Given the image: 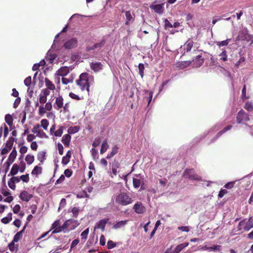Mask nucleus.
I'll return each instance as SVG.
<instances>
[{
    "label": "nucleus",
    "mask_w": 253,
    "mask_h": 253,
    "mask_svg": "<svg viewBox=\"0 0 253 253\" xmlns=\"http://www.w3.org/2000/svg\"><path fill=\"white\" fill-rule=\"evenodd\" d=\"M133 200L126 193H121L116 197V202L123 206H126L132 203Z\"/></svg>",
    "instance_id": "nucleus-1"
},
{
    "label": "nucleus",
    "mask_w": 253,
    "mask_h": 253,
    "mask_svg": "<svg viewBox=\"0 0 253 253\" xmlns=\"http://www.w3.org/2000/svg\"><path fill=\"white\" fill-rule=\"evenodd\" d=\"M183 176L185 178H187L191 180L199 181L201 179V177L195 173V170L193 169H186L183 174Z\"/></svg>",
    "instance_id": "nucleus-2"
},
{
    "label": "nucleus",
    "mask_w": 253,
    "mask_h": 253,
    "mask_svg": "<svg viewBox=\"0 0 253 253\" xmlns=\"http://www.w3.org/2000/svg\"><path fill=\"white\" fill-rule=\"evenodd\" d=\"M248 114L243 110H240L237 114L236 122L238 124H242L247 125L246 122L249 121Z\"/></svg>",
    "instance_id": "nucleus-3"
},
{
    "label": "nucleus",
    "mask_w": 253,
    "mask_h": 253,
    "mask_svg": "<svg viewBox=\"0 0 253 253\" xmlns=\"http://www.w3.org/2000/svg\"><path fill=\"white\" fill-rule=\"evenodd\" d=\"M222 124L221 123H217L216 125H215L214 126H213L208 132H205L203 135L199 136L195 138V141L196 142H199L202 139L206 137V136L210 132H214L219 129H221L222 127Z\"/></svg>",
    "instance_id": "nucleus-4"
},
{
    "label": "nucleus",
    "mask_w": 253,
    "mask_h": 253,
    "mask_svg": "<svg viewBox=\"0 0 253 253\" xmlns=\"http://www.w3.org/2000/svg\"><path fill=\"white\" fill-rule=\"evenodd\" d=\"M17 156V151L15 148H14L10 153L7 161L5 163L4 165H6L5 172H7L9 169L10 165L14 161Z\"/></svg>",
    "instance_id": "nucleus-5"
},
{
    "label": "nucleus",
    "mask_w": 253,
    "mask_h": 253,
    "mask_svg": "<svg viewBox=\"0 0 253 253\" xmlns=\"http://www.w3.org/2000/svg\"><path fill=\"white\" fill-rule=\"evenodd\" d=\"M204 59L200 55H197L195 58L191 61L193 63L192 65L193 67L198 68L202 65L204 63Z\"/></svg>",
    "instance_id": "nucleus-6"
},
{
    "label": "nucleus",
    "mask_w": 253,
    "mask_h": 253,
    "mask_svg": "<svg viewBox=\"0 0 253 253\" xmlns=\"http://www.w3.org/2000/svg\"><path fill=\"white\" fill-rule=\"evenodd\" d=\"M133 210L135 212L138 214H141L145 212V208L140 202H137L133 206Z\"/></svg>",
    "instance_id": "nucleus-7"
},
{
    "label": "nucleus",
    "mask_w": 253,
    "mask_h": 253,
    "mask_svg": "<svg viewBox=\"0 0 253 253\" xmlns=\"http://www.w3.org/2000/svg\"><path fill=\"white\" fill-rule=\"evenodd\" d=\"M72 68L67 66L61 67L56 72V74L59 76L64 77L66 76Z\"/></svg>",
    "instance_id": "nucleus-8"
},
{
    "label": "nucleus",
    "mask_w": 253,
    "mask_h": 253,
    "mask_svg": "<svg viewBox=\"0 0 253 253\" xmlns=\"http://www.w3.org/2000/svg\"><path fill=\"white\" fill-rule=\"evenodd\" d=\"M77 45V40L76 38H72L67 41L64 44L66 49H71L76 47Z\"/></svg>",
    "instance_id": "nucleus-9"
},
{
    "label": "nucleus",
    "mask_w": 253,
    "mask_h": 253,
    "mask_svg": "<svg viewBox=\"0 0 253 253\" xmlns=\"http://www.w3.org/2000/svg\"><path fill=\"white\" fill-rule=\"evenodd\" d=\"M232 127V126L231 125H228V126L225 127L222 130L219 131L214 137H213L212 139H211L210 143L214 142L219 137H220L223 133H224L228 130H230Z\"/></svg>",
    "instance_id": "nucleus-10"
},
{
    "label": "nucleus",
    "mask_w": 253,
    "mask_h": 253,
    "mask_svg": "<svg viewBox=\"0 0 253 253\" xmlns=\"http://www.w3.org/2000/svg\"><path fill=\"white\" fill-rule=\"evenodd\" d=\"M193 45V42L192 40H189L183 46H181L180 50L181 51L183 49L184 50L183 54L186 52H189L191 50V48Z\"/></svg>",
    "instance_id": "nucleus-11"
},
{
    "label": "nucleus",
    "mask_w": 253,
    "mask_h": 253,
    "mask_svg": "<svg viewBox=\"0 0 253 253\" xmlns=\"http://www.w3.org/2000/svg\"><path fill=\"white\" fill-rule=\"evenodd\" d=\"M32 197L33 195L25 190L22 191L19 195L20 199L26 202H29Z\"/></svg>",
    "instance_id": "nucleus-12"
},
{
    "label": "nucleus",
    "mask_w": 253,
    "mask_h": 253,
    "mask_svg": "<svg viewBox=\"0 0 253 253\" xmlns=\"http://www.w3.org/2000/svg\"><path fill=\"white\" fill-rule=\"evenodd\" d=\"M77 84L80 86L82 90H86L89 91V84L87 81H84L81 80H77Z\"/></svg>",
    "instance_id": "nucleus-13"
},
{
    "label": "nucleus",
    "mask_w": 253,
    "mask_h": 253,
    "mask_svg": "<svg viewBox=\"0 0 253 253\" xmlns=\"http://www.w3.org/2000/svg\"><path fill=\"white\" fill-rule=\"evenodd\" d=\"M109 220L108 218H104L100 220L95 225V229H101L102 231H104L106 224Z\"/></svg>",
    "instance_id": "nucleus-14"
},
{
    "label": "nucleus",
    "mask_w": 253,
    "mask_h": 253,
    "mask_svg": "<svg viewBox=\"0 0 253 253\" xmlns=\"http://www.w3.org/2000/svg\"><path fill=\"white\" fill-rule=\"evenodd\" d=\"M133 185L135 188H138L141 186V189H144L143 187V179H139L136 178H133L132 179Z\"/></svg>",
    "instance_id": "nucleus-15"
},
{
    "label": "nucleus",
    "mask_w": 253,
    "mask_h": 253,
    "mask_svg": "<svg viewBox=\"0 0 253 253\" xmlns=\"http://www.w3.org/2000/svg\"><path fill=\"white\" fill-rule=\"evenodd\" d=\"M103 65L101 62L91 63L90 64V68L95 72H98L102 69Z\"/></svg>",
    "instance_id": "nucleus-16"
},
{
    "label": "nucleus",
    "mask_w": 253,
    "mask_h": 253,
    "mask_svg": "<svg viewBox=\"0 0 253 253\" xmlns=\"http://www.w3.org/2000/svg\"><path fill=\"white\" fill-rule=\"evenodd\" d=\"M55 104L56 106H54V108L57 110L63 107V98L61 96H59L56 98Z\"/></svg>",
    "instance_id": "nucleus-17"
},
{
    "label": "nucleus",
    "mask_w": 253,
    "mask_h": 253,
    "mask_svg": "<svg viewBox=\"0 0 253 253\" xmlns=\"http://www.w3.org/2000/svg\"><path fill=\"white\" fill-rule=\"evenodd\" d=\"M221 50H222V51L218 55V56L219 57V61H222V62L227 61L228 60L227 50L225 48H222V49H221Z\"/></svg>",
    "instance_id": "nucleus-18"
},
{
    "label": "nucleus",
    "mask_w": 253,
    "mask_h": 253,
    "mask_svg": "<svg viewBox=\"0 0 253 253\" xmlns=\"http://www.w3.org/2000/svg\"><path fill=\"white\" fill-rule=\"evenodd\" d=\"M151 8L157 13L161 14L163 12V6L161 4H155L151 6Z\"/></svg>",
    "instance_id": "nucleus-19"
},
{
    "label": "nucleus",
    "mask_w": 253,
    "mask_h": 253,
    "mask_svg": "<svg viewBox=\"0 0 253 253\" xmlns=\"http://www.w3.org/2000/svg\"><path fill=\"white\" fill-rule=\"evenodd\" d=\"M56 58V55L55 54L50 53V50L47 52L45 56L46 61H48L49 63H52Z\"/></svg>",
    "instance_id": "nucleus-20"
},
{
    "label": "nucleus",
    "mask_w": 253,
    "mask_h": 253,
    "mask_svg": "<svg viewBox=\"0 0 253 253\" xmlns=\"http://www.w3.org/2000/svg\"><path fill=\"white\" fill-rule=\"evenodd\" d=\"M231 41V39H227L226 40L222 41L221 42L216 41L215 42V43L221 49H222L221 48L222 47L227 45Z\"/></svg>",
    "instance_id": "nucleus-21"
},
{
    "label": "nucleus",
    "mask_w": 253,
    "mask_h": 253,
    "mask_svg": "<svg viewBox=\"0 0 253 253\" xmlns=\"http://www.w3.org/2000/svg\"><path fill=\"white\" fill-rule=\"evenodd\" d=\"M72 153L70 150H69L66 155L62 158V163L63 165H67L70 161V159L71 157Z\"/></svg>",
    "instance_id": "nucleus-22"
},
{
    "label": "nucleus",
    "mask_w": 253,
    "mask_h": 253,
    "mask_svg": "<svg viewBox=\"0 0 253 253\" xmlns=\"http://www.w3.org/2000/svg\"><path fill=\"white\" fill-rule=\"evenodd\" d=\"M71 136L69 134L64 135L62 139V142L65 146H69L71 141Z\"/></svg>",
    "instance_id": "nucleus-23"
},
{
    "label": "nucleus",
    "mask_w": 253,
    "mask_h": 253,
    "mask_svg": "<svg viewBox=\"0 0 253 253\" xmlns=\"http://www.w3.org/2000/svg\"><path fill=\"white\" fill-rule=\"evenodd\" d=\"M253 227V220H252V218H250L248 220V221L246 223H245V226L244 227V229L246 231H248Z\"/></svg>",
    "instance_id": "nucleus-24"
},
{
    "label": "nucleus",
    "mask_w": 253,
    "mask_h": 253,
    "mask_svg": "<svg viewBox=\"0 0 253 253\" xmlns=\"http://www.w3.org/2000/svg\"><path fill=\"white\" fill-rule=\"evenodd\" d=\"M189 245L188 243L185 242L180 244L176 246L174 250L175 253H179L182 249L187 247Z\"/></svg>",
    "instance_id": "nucleus-25"
},
{
    "label": "nucleus",
    "mask_w": 253,
    "mask_h": 253,
    "mask_svg": "<svg viewBox=\"0 0 253 253\" xmlns=\"http://www.w3.org/2000/svg\"><path fill=\"white\" fill-rule=\"evenodd\" d=\"M19 169V166L16 164H14L11 169L10 173L8 175L9 176L10 175H11L14 176L16 175L18 173Z\"/></svg>",
    "instance_id": "nucleus-26"
},
{
    "label": "nucleus",
    "mask_w": 253,
    "mask_h": 253,
    "mask_svg": "<svg viewBox=\"0 0 253 253\" xmlns=\"http://www.w3.org/2000/svg\"><path fill=\"white\" fill-rule=\"evenodd\" d=\"M127 220H122L119 222H117L116 224H115L113 226V228L114 229H117L120 228L124 226H125L127 223Z\"/></svg>",
    "instance_id": "nucleus-27"
},
{
    "label": "nucleus",
    "mask_w": 253,
    "mask_h": 253,
    "mask_svg": "<svg viewBox=\"0 0 253 253\" xmlns=\"http://www.w3.org/2000/svg\"><path fill=\"white\" fill-rule=\"evenodd\" d=\"M45 85L47 86L48 89H49L50 90H52L55 89V85L47 78H45Z\"/></svg>",
    "instance_id": "nucleus-28"
},
{
    "label": "nucleus",
    "mask_w": 253,
    "mask_h": 253,
    "mask_svg": "<svg viewBox=\"0 0 253 253\" xmlns=\"http://www.w3.org/2000/svg\"><path fill=\"white\" fill-rule=\"evenodd\" d=\"M118 147L117 146H115L112 150V151L108 154L106 158L109 159L113 157L115 155H116L118 153Z\"/></svg>",
    "instance_id": "nucleus-29"
},
{
    "label": "nucleus",
    "mask_w": 253,
    "mask_h": 253,
    "mask_svg": "<svg viewBox=\"0 0 253 253\" xmlns=\"http://www.w3.org/2000/svg\"><path fill=\"white\" fill-rule=\"evenodd\" d=\"M109 147V145H108V143L107 142L106 140H104L103 141L101 147L100 149V154H102L104 153L107 150V149Z\"/></svg>",
    "instance_id": "nucleus-30"
},
{
    "label": "nucleus",
    "mask_w": 253,
    "mask_h": 253,
    "mask_svg": "<svg viewBox=\"0 0 253 253\" xmlns=\"http://www.w3.org/2000/svg\"><path fill=\"white\" fill-rule=\"evenodd\" d=\"M71 225V220L69 219L66 220L63 224L60 226V228L62 229V230L64 231L65 230H68L69 231L70 230Z\"/></svg>",
    "instance_id": "nucleus-31"
},
{
    "label": "nucleus",
    "mask_w": 253,
    "mask_h": 253,
    "mask_svg": "<svg viewBox=\"0 0 253 253\" xmlns=\"http://www.w3.org/2000/svg\"><path fill=\"white\" fill-rule=\"evenodd\" d=\"M11 220H12V213L10 212L7 214V216L2 218L1 219V221L2 223H3L4 224H7Z\"/></svg>",
    "instance_id": "nucleus-32"
},
{
    "label": "nucleus",
    "mask_w": 253,
    "mask_h": 253,
    "mask_svg": "<svg viewBox=\"0 0 253 253\" xmlns=\"http://www.w3.org/2000/svg\"><path fill=\"white\" fill-rule=\"evenodd\" d=\"M45 159V152L40 151L38 154V160L42 163Z\"/></svg>",
    "instance_id": "nucleus-33"
},
{
    "label": "nucleus",
    "mask_w": 253,
    "mask_h": 253,
    "mask_svg": "<svg viewBox=\"0 0 253 253\" xmlns=\"http://www.w3.org/2000/svg\"><path fill=\"white\" fill-rule=\"evenodd\" d=\"M69 220H71V225L70 227V230H71L74 229L80 224V223L77 220L73 219H69Z\"/></svg>",
    "instance_id": "nucleus-34"
},
{
    "label": "nucleus",
    "mask_w": 253,
    "mask_h": 253,
    "mask_svg": "<svg viewBox=\"0 0 253 253\" xmlns=\"http://www.w3.org/2000/svg\"><path fill=\"white\" fill-rule=\"evenodd\" d=\"M5 121L9 126H11L13 124V118L10 114H6L5 116Z\"/></svg>",
    "instance_id": "nucleus-35"
},
{
    "label": "nucleus",
    "mask_w": 253,
    "mask_h": 253,
    "mask_svg": "<svg viewBox=\"0 0 253 253\" xmlns=\"http://www.w3.org/2000/svg\"><path fill=\"white\" fill-rule=\"evenodd\" d=\"M205 248L209 251H219L221 249V246L219 245H215L210 247H207L206 246H205Z\"/></svg>",
    "instance_id": "nucleus-36"
},
{
    "label": "nucleus",
    "mask_w": 253,
    "mask_h": 253,
    "mask_svg": "<svg viewBox=\"0 0 253 253\" xmlns=\"http://www.w3.org/2000/svg\"><path fill=\"white\" fill-rule=\"evenodd\" d=\"M42 172V168L38 166H36L32 171V174L33 175H38L39 174H41Z\"/></svg>",
    "instance_id": "nucleus-37"
},
{
    "label": "nucleus",
    "mask_w": 253,
    "mask_h": 253,
    "mask_svg": "<svg viewBox=\"0 0 253 253\" xmlns=\"http://www.w3.org/2000/svg\"><path fill=\"white\" fill-rule=\"evenodd\" d=\"M14 140L15 138L11 137H9L8 140L7 141L6 143V146L9 150L11 149Z\"/></svg>",
    "instance_id": "nucleus-38"
},
{
    "label": "nucleus",
    "mask_w": 253,
    "mask_h": 253,
    "mask_svg": "<svg viewBox=\"0 0 253 253\" xmlns=\"http://www.w3.org/2000/svg\"><path fill=\"white\" fill-rule=\"evenodd\" d=\"M105 40L102 39L100 42L96 43L93 45L94 48L95 49H100L105 45Z\"/></svg>",
    "instance_id": "nucleus-39"
},
{
    "label": "nucleus",
    "mask_w": 253,
    "mask_h": 253,
    "mask_svg": "<svg viewBox=\"0 0 253 253\" xmlns=\"http://www.w3.org/2000/svg\"><path fill=\"white\" fill-rule=\"evenodd\" d=\"M25 161L28 165L32 164L34 161V156L33 155H27L25 158Z\"/></svg>",
    "instance_id": "nucleus-40"
},
{
    "label": "nucleus",
    "mask_w": 253,
    "mask_h": 253,
    "mask_svg": "<svg viewBox=\"0 0 253 253\" xmlns=\"http://www.w3.org/2000/svg\"><path fill=\"white\" fill-rule=\"evenodd\" d=\"M93 160H96L98 158V151L95 148H92L90 150Z\"/></svg>",
    "instance_id": "nucleus-41"
},
{
    "label": "nucleus",
    "mask_w": 253,
    "mask_h": 253,
    "mask_svg": "<svg viewBox=\"0 0 253 253\" xmlns=\"http://www.w3.org/2000/svg\"><path fill=\"white\" fill-rule=\"evenodd\" d=\"M79 130V127L78 126H75L73 127H70L68 129L69 133H75L78 132Z\"/></svg>",
    "instance_id": "nucleus-42"
},
{
    "label": "nucleus",
    "mask_w": 253,
    "mask_h": 253,
    "mask_svg": "<svg viewBox=\"0 0 253 253\" xmlns=\"http://www.w3.org/2000/svg\"><path fill=\"white\" fill-rule=\"evenodd\" d=\"M79 211L80 209L77 207H73L71 209V211L73 213V216L75 218L78 216Z\"/></svg>",
    "instance_id": "nucleus-43"
},
{
    "label": "nucleus",
    "mask_w": 253,
    "mask_h": 253,
    "mask_svg": "<svg viewBox=\"0 0 253 253\" xmlns=\"http://www.w3.org/2000/svg\"><path fill=\"white\" fill-rule=\"evenodd\" d=\"M191 63H192L191 61H185L179 63L178 66L182 69L188 66Z\"/></svg>",
    "instance_id": "nucleus-44"
},
{
    "label": "nucleus",
    "mask_w": 253,
    "mask_h": 253,
    "mask_svg": "<svg viewBox=\"0 0 253 253\" xmlns=\"http://www.w3.org/2000/svg\"><path fill=\"white\" fill-rule=\"evenodd\" d=\"M41 126L45 130H46L49 125L48 121L46 119H42L41 121Z\"/></svg>",
    "instance_id": "nucleus-45"
},
{
    "label": "nucleus",
    "mask_w": 253,
    "mask_h": 253,
    "mask_svg": "<svg viewBox=\"0 0 253 253\" xmlns=\"http://www.w3.org/2000/svg\"><path fill=\"white\" fill-rule=\"evenodd\" d=\"M63 126H60L59 129H58L56 131L54 132V135L55 136H58L60 137L62 136L63 132Z\"/></svg>",
    "instance_id": "nucleus-46"
},
{
    "label": "nucleus",
    "mask_w": 253,
    "mask_h": 253,
    "mask_svg": "<svg viewBox=\"0 0 253 253\" xmlns=\"http://www.w3.org/2000/svg\"><path fill=\"white\" fill-rule=\"evenodd\" d=\"M138 69H139V73L141 76V78H143L144 75V66L142 63L139 64L138 65Z\"/></svg>",
    "instance_id": "nucleus-47"
},
{
    "label": "nucleus",
    "mask_w": 253,
    "mask_h": 253,
    "mask_svg": "<svg viewBox=\"0 0 253 253\" xmlns=\"http://www.w3.org/2000/svg\"><path fill=\"white\" fill-rule=\"evenodd\" d=\"M101 143V138L97 137L96 138L94 141L93 142L92 146L95 148V147L98 146Z\"/></svg>",
    "instance_id": "nucleus-48"
},
{
    "label": "nucleus",
    "mask_w": 253,
    "mask_h": 253,
    "mask_svg": "<svg viewBox=\"0 0 253 253\" xmlns=\"http://www.w3.org/2000/svg\"><path fill=\"white\" fill-rule=\"evenodd\" d=\"M89 74L87 73H83L81 74L80 76L79 80L84 81H87V79L88 77Z\"/></svg>",
    "instance_id": "nucleus-49"
},
{
    "label": "nucleus",
    "mask_w": 253,
    "mask_h": 253,
    "mask_svg": "<svg viewBox=\"0 0 253 253\" xmlns=\"http://www.w3.org/2000/svg\"><path fill=\"white\" fill-rule=\"evenodd\" d=\"M89 233V228H86L81 233L82 239L86 240Z\"/></svg>",
    "instance_id": "nucleus-50"
},
{
    "label": "nucleus",
    "mask_w": 253,
    "mask_h": 253,
    "mask_svg": "<svg viewBox=\"0 0 253 253\" xmlns=\"http://www.w3.org/2000/svg\"><path fill=\"white\" fill-rule=\"evenodd\" d=\"M31 82L32 78L31 76H28V77H27L24 81L25 85L27 86H30V85L31 84Z\"/></svg>",
    "instance_id": "nucleus-51"
},
{
    "label": "nucleus",
    "mask_w": 253,
    "mask_h": 253,
    "mask_svg": "<svg viewBox=\"0 0 253 253\" xmlns=\"http://www.w3.org/2000/svg\"><path fill=\"white\" fill-rule=\"evenodd\" d=\"M20 180H22L24 182L27 183L29 181V176L28 174L22 175L20 176Z\"/></svg>",
    "instance_id": "nucleus-52"
},
{
    "label": "nucleus",
    "mask_w": 253,
    "mask_h": 253,
    "mask_svg": "<svg viewBox=\"0 0 253 253\" xmlns=\"http://www.w3.org/2000/svg\"><path fill=\"white\" fill-rule=\"evenodd\" d=\"M116 244L112 240H109L107 242V248L108 249H112L115 247Z\"/></svg>",
    "instance_id": "nucleus-53"
},
{
    "label": "nucleus",
    "mask_w": 253,
    "mask_h": 253,
    "mask_svg": "<svg viewBox=\"0 0 253 253\" xmlns=\"http://www.w3.org/2000/svg\"><path fill=\"white\" fill-rule=\"evenodd\" d=\"M164 23L165 29L167 30L168 28H172V24L167 19H165Z\"/></svg>",
    "instance_id": "nucleus-54"
},
{
    "label": "nucleus",
    "mask_w": 253,
    "mask_h": 253,
    "mask_svg": "<svg viewBox=\"0 0 253 253\" xmlns=\"http://www.w3.org/2000/svg\"><path fill=\"white\" fill-rule=\"evenodd\" d=\"M22 235L20 234V233L17 232L14 236L13 239V241L14 242H18L19 239L22 237Z\"/></svg>",
    "instance_id": "nucleus-55"
},
{
    "label": "nucleus",
    "mask_w": 253,
    "mask_h": 253,
    "mask_svg": "<svg viewBox=\"0 0 253 253\" xmlns=\"http://www.w3.org/2000/svg\"><path fill=\"white\" fill-rule=\"evenodd\" d=\"M235 182V181L229 182L224 185V187L227 189H231L232 187H233Z\"/></svg>",
    "instance_id": "nucleus-56"
},
{
    "label": "nucleus",
    "mask_w": 253,
    "mask_h": 253,
    "mask_svg": "<svg viewBox=\"0 0 253 253\" xmlns=\"http://www.w3.org/2000/svg\"><path fill=\"white\" fill-rule=\"evenodd\" d=\"M245 108L248 111H251L253 109V106L251 103L247 102L246 103Z\"/></svg>",
    "instance_id": "nucleus-57"
},
{
    "label": "nucleus",
    "mask_w": 253,
    "mask_h": 253,
    "mask_svg": "<svg viewBox=\"0 0 253 253\" xmlns=\"http://www.w3.org/2000/svg\"><path fill=\"white\" fill-rule=\"evenodd\" d=\"M57 148L58 150L59 154L60 155H62L63 154L64 148L63 145L60 143H58L57 144Z\"/></svg>",
    "instance_id": "nucleus-58"
},
{
    "label": "nucleus",
    "mask_w": 253,
    "mask_h": 253,
    "mask_svg": "<svg viewBox=\"0 0 253 253\" xmlns=\"http://www.w3.org/2000/svg\"><path fill=\"white\" fill-rule=\"evenodd\" d=\"M26 169V164L24 162H21L20 163V168H19V170L21 173H23L24 172Z\"/></svg>",
    "instance_id": "nucleus-59"
},
{
    "label": "nucleus",
    "mask_w": 253,
    "mask_h": 253,
    "mask_svg": "<svg viewBox=\"0 0 253 253\" xmlns=\"http://www.w3.org/2000/svg\"><path fill=\"white\" fill-rule=\"evenodd\" d=\"M66 205V201L65 198H62L60 202L59 207L58 210H59L60 208H64Z\"/></svg>",
    "instance_id": "nucleus-60"
},
{
    "label": "nucleus",
    "mask_w": 253,
    "mask_h": 253,
    "mask_svg": "<svg viewBox=\"0 0 253 253\" xmlns=\"http://www.w3.org/2000/svg\"><path fill=\"white\" fill-rule=\"evenodd\" d=\"M20 209H21V207H20V205L17 204V205H15L14 207H13V211L14 213L17 214L20 211Z\"/></svg>",
    "instance_id": "nucleus-61"
},
{
    "label": "nucleus",
    "mask_w": 253,
    "mask_h": 253,
    "mask_svg": "<svg viewBox=\"0 0 253 253\" xmlns=\"http://www.w3.org/2000/svg\"><path fill=\"white\" fill-rule=\"evenodd\" d=\"M64 174L67 177H70L72 174V171L70 169H66L64 171Z\"/></svg>",
    "instance_id": "nucleus-62"
},
{
    "label": "nucleus",
    "mask_w": 253,
    "mask_h": 253,
    "mask_svg": "<svg viewBox=\"0 0 253 253\" xmlns=\"http://www.w3.org/2000/svg\"><path fill=\"white\" fill-rule=\"evenodd\" d=\"M47 97L45 96L40 94L39 101L41 103H44L46 102Z\"/></svg>",
    "instance_id": "nucleus-63"
},
{
    "label": "nucleus",
    "mask_w": 253,
    "mask_h": 253,
    "mask_svg": "<svg viewBox=\"0 0 253 253\" xmlns=\"http://www.w3.org/2000/svg\"><path fill=\"white\" fill-rule=\"evenodd\" d=\"M52 107L51 102L48 101L45 104L44 108L47 111H50L52 109Z\"/></svg>",
    "instance_id": "nucleus-64"
}]
</instances>
